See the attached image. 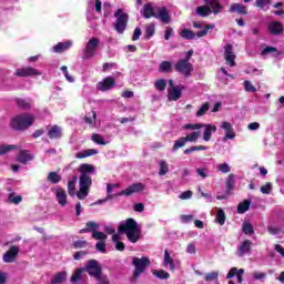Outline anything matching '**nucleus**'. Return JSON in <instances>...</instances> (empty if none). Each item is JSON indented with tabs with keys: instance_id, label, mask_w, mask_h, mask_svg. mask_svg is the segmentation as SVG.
I'll list each match as a JSON object with an SVG mask.
<instances>
[{
	"instance_id": "1",
	"label": "nucleus",
	"mask_w": 284,
	"mask_h": 284,
	"mask_svg": "<svg viewBox=\"0 0 284 284\" xmlns=\"http://www.w3.org/2000/svg\"><path fill=\"white\" fill-rule=\"evenodd\" d=\"M78 172H80V189L77 192V197L79 201H84V199H88V194H90V187H92V176L97 174V168H94L92 164L84 163L78 168Z\"/></svg>"
},
{
	"instance_id": "2",
	"label": "nucleus",
	"mask_w": 284,
	"mask_h": 284,
	"mask_svg": "<svg viewBox=\"0 0 284 284\" xmlns=\"http://www.w3.org/2000/svg\"><path fill=\"white\" fill-rule=\"evenodd\" d=\"M118 232L119 234H125L130 243H139L141 240V225L132 217L122 221L118 227Z\"/></svg>"
},
{
	"instance_id": "3",
	"label": "nucleus",
	"mask_w": 284,
	"mask_h": 284,
	"mask_svg": "<svg viewBox=\"0 0 284 284\" xmlns=\"http://www.w3.org/2000/svg\"><path fill=\"white\" fill-rule=\"evenodd\" d=\"M34 115L30 113H22L11 121V128L13 130H28L34 123Z\"/></svg>"
},
{
	"instance_id": "4",
	"label": "nucleus",
	"mask_w": 284,
	"mask_h": 284,
	"mask_svg": "<svg viewBox=\"0 0 284 284\" xmlns=\"http://www.w3.org/2000/svg\"><path fill=\"white\" fill-rule=\"evenodd\" d=\"M99 43H101L99 38H91L87 42L85 47L81 51L82 61H90V59H93V57H95Z\"/></svg>"
},
{
	"instance_id": "5",
	"label": "nucleus",
	"mask_w": 284,
	"mask_h": 284,
	"mask_svg": "<svg viewBox=\"0 0 284 284\" xmlns=\"http://www.w3.org/2000/svg\"><path fill=\"white\" fill-rule=\"evenodd\" d=\"M150 257H133L132 258V265L135 267L134 272H133V278L132 282L136 283V278H139V276H141V274H143V272H145V270H148V267H150Z\"/></svg>"
},
{
	"instance_id": "6",
	"label": "nucleus",
	"mask_w": 284,
	"mask_h": 284,
	"mask_svg": "<svg viewBox=\"0 0 284 284\" xmlns=\"http://www.w3.org/2000/svg\"><path fill=\"white\" fill-rule=\"evenodd\" d=\"M115 22L113 23L114 30L118 34H123L128 28V21L130 20V16L123 11V9H118L114 12Z\"/></svg>"
},
{
	"instance_id": "7",
	"label": "nucleus",
	"mask_w": 284,
	"mask_h": 284,
	"mask_svg": "<svg viewBox=\"0 0 284 284\" xmlns=\"http://www.w3.org/2000/svg\"><path fill=\"white\" fill-rule=\"evenodd\" d=\"M213 29H214V26L212 24H207L202 31H199L197 33H194V31L190 29H183L180 32V37H182V39H186L187 41H192V39H196V37L197 39L206 37L207 32Z\"/></svg>"
},
{
	"instance_id": "8",
	"label": "nucleus",
	"mask_w": 284,
	"mask_h": 284,
	"mask_svg": "<svg viewBox=\"0 0 284 284\" xmlns=\"http://www.w3.org/2000/svg\"><path fill=\"white\" fill-rule=\"evenodd\" d=\"M174 70L175 72H179V74H182L185 79H190L194 72V64L191 62H185L184 60H179L174 64Z\"/></svg>"
},
{
	"instance_id": "9",
	"label": "nucleus",
	"mask_w": 284,
	"mask_h": 284,
	"mask_svg": "<svg viewBox=\"0 0 284 284\" xmlns=\"http://www.w3.org/2000/svg\"><path fill=\"white\" fill-rule=\"evenodd\" d=\"M144 190H145V184L141 182H136L115 194L116 196H132V194H140V192H143Z\"/></svg>"
},
{
	"instance_id": "10",
	"label": "nucleus",
	"mask_w": 284,
	"mask_h": 284,
	"mask_svg": "<svg viewBox=\"0 0 284 284\" xmlns=\"http://www.w3.org/2000/svg\"><path fill=\"white\" fill-rule=\"evenodd\" d=\"M84 272H88L89 276L97 278L102 274L103 268L101 267V264H99V261L89 260L84 267Z\"/></svg>"
},
{
	"instance_id": "11",
	"label": "nucleus",
	"mask_w": 284,
	"mask_h": 284,
	"mask_svg": "<svg viewBox=\"0 0 284 284\" xmlns=\"http://www.w3.org/2000/svg\"><path fill=\"white\" fill-rule=\"evenodd\" d=\"M267 32L272 37H281V34H283V32H284L283 23H281L280 21H275V20L268 22Z\"/></svg>"
},
{
	"instance_id": "12",
	"label": "nucleus",
	"mask_w": 284,
	"mask_h": 284,
	"mask_svg": "<svg viewBox=\"0 0 284 284\" xmlns=\"http://www.w3.org/2000/svg\"><path fill=\"white\" fill-rule=\"evenodd\" d=\"M115 87L116 82H114V79L106 77L97 84V90H99L100 92H108Z\"/></svg>"
},
{
	"instance_id": "13",
	"label": "nucleus",
	"mask_w": 284,
	"mask_h": 284,
	"mask_svg": "<svg viewBox=\"0 0 284 284\" xmlns=\"http://www.w3.org/2000/svg\"><path fill=\"white\" fill-rule=\"evenodd\" d=\"M16 77H41V71L32 68V67H27V68H22V69H17L16 70Z\"/></svg>"
},
{
	"instance_id": "14",
	"label": "nucleus",
	"mask_w": 284,
	"mask_h": 284,
	"mask_svg": "<svg viewBox=\"0 0 284 284\" xmlns=\"http://www.w3.org/2000/svg\"><path fill=\"white\" fill-rule=\"evenodd\" d=\"M221 128L223 131H225V135L223 138V143L227 142V141H232L236 138V133L234 132V128L232 126V123L230 122H222Z\"/></svg>"
},
{
	"instance_id": "15",
	"label": "nucleus",
	"mask_w": 284,
	"mask_h": 284,
	"mask_svg": "<svg viewBox=\"0 0 284 284\" xmlns=\"http://www.w3.org/2000/svg\"><path fill=\"white\" fill-rule=\"evenodd\" d=\"M155 19H159L164 26L172 23V16L168 11V8L161 7L158 9V13H155Z\"/></svg>"
},
{
	"instance_id": "16",
	"label": "nucleus",
	"mask_w": 284,
	"mask_h": 284,
	"mask_svg": "<svg viewBox=\"0 0 284 284\" xmlns=\"http://www.w3.org/2000/svg\"><path fill=\"white\" fill-rule=\"evenodd\" d=\"M119 184H106V197L102 200H98L95 202V205H103V203H106V201H112V199L119 197L116 193L112 194V190L119 189Z\"/></svg>"
},
{
	"instance_id": "17",
	"label": "nucleus",
	"mask_w": 284,
	"mask_h": 284,
	"mask_svg": "<svg viewBox=\"0 0 284 284\" xmlns=\"http://www.w3.org/2000/svg\"><path fill=\"white\" fill-rule=\"evenodd\" d=\"M19 256V246H11L2 256L3 263H14Z\"/></svg>"
},
{
	"instance_id": "18",
	"label": "nucleus",
	"mask_w": 284,
	"mask_h": 284,
	"mask_svg": "<svg viewBox=\"0 0 284 284\" xmlns=\"http://www.w3.org/2000/svg\"><path fill=\"white\" fill-rule=\"evenodd\" d=\"M204 3L210 8L213 14H221V12H223L225 9V7H223L219 0H204Z\"/></svg>"
},
{
	"instance_id": "19",
	"label": "nucleus",
	"mask_w": 284,
	"mask_h": 284,
	"mask_svg": "<svg viewBox=\"0 0 284 284\" xmlns=\"http://www.w3.org/2000/svg\"><path fill=\"white\" fill-rule=\"evenodd\" d=\"M233 47L232 44H226L224 48V57H225V61L230 64L231 68H234V65H236V54H234L232 52Z\"/></svg>"
},
{
	"instance_id": "20",
	"label": "nucleus",
	"mask_w": 284,
	"mask_h": 284,
	"mask_svg": "<svg viewBox=\"0 0 284 284\" xmlns=\"http://www.w3.org/2000/svg\"><path fill=\"white\" fill-rule=\"evenodd\" d=\"M55 199L62 207L68 205V193L61 186H58L55 190Z\"/></svg>"
},
{
	"instance_id": "21",
	"label": "nucleus",
	"mask_w": 284,
	"mask_h": 284,
	"mask_svg": "<svg viewBox=\"0 0 284 284\" xmlns=\"http://www.w3.org/2000/svg\"><path fill=\"white\" fill-rule=\"evenodd\" d=\"M183 90H185V87L183 85H176L169 90V101H179L181 99Z\"/></svg>"
},
{
	"instance_id": "22",
	"label": "nucleus",
	"mask_w": 284,
	"mask_h": 284,
	"mask_svg": "<svg viewBox=\"0 0 284 284\" xmlns=\"http://www.w3.org/2000/svg\"><path fill=\"white\" fill-rule=\"evenodd\" d=\"M74 45V42L72 40H67L64 42H59L58 44L53 45L52 50L57 54H61V52H65L67 50H70Z\"/></svg>"
},
{
	"instance_id": "23",
	"label": "nucleus",
	"mask_w": 284,
	"mask_h": 284,
	"mask_svg": "<svg viewBox=\"0 0 284 284\" xmlns=\"http://www.w3.org/2000/svg\"><path fill=\"white\" fill-rule=\"evenodd\" d=\"M251 252H252V241L246 240L240 245L237 250V256L240 258H243V256H245L246 254H250Z\"/></svg>"
},
{
	"instance_id": "24",
	"label": "nucleus",
	"mask_w": 284,
	"mask_h": 284,
	"mask_svg": "<svg viewBox=\"0 0 284 284\" xmlns=\"http://www.w3.org/2000/svg\"><path fill=\"white\" fill-rule=\"evenodd\" d=\"M32 159H34V156H32L28 150H21L17 156L18 163H22L23 165L32 161Z\"/></svg>"
},
{
	"instance_id": "25",
	"label": "nucleus",
	"mask_w": 284,
	"mask_h": 284,
	"mask_svg": "<svg viewBox=\"0 0 284 284\" xmlns=\"http://www.w3.org/2000/svg\"><path fill=\"white\" fill-rule=\"evenodd\" d=\"M141 14L144 17V19H152V17H154V19L156 18V12L150 3L144 4L143 9L141 10Z\"/></svg>"
},
{
	"instance_id": "26",
	"label": "nucleus",
	"mask_w": 284,
	"mask_h": 284,
	"mask_svg": "<svg viewBox=\"0 0 284 284\" xmlns=\"http://www.w3.org/2000/svg\"><path fill=\"white\" fill-rule=\"evenodd\" d=\"M48 136L51 140H53V139H61V136H63L61 126H59V125L51 126L49 129V131H48Z\"/></svg>"
},
{
	"instance_id": "27",
	"label": "nucleus",
	"mask_w": 284,
	"mask_h": 284,
	"mask_svg": "<svg viewBox=\"0 0 284 284\" xmlns=\"http://www.w3.org/2000/svg\"><path fill=\"white\" fill-rule=\"evenodd\" d=\"M68 278V272L61 271L54 274L51 278V284H61L65 283V280Z\"/></svg>"
},
{
	"instance_id": "28",
	"label": "nucleus",
	"mask_w": 284,
	"mask_h": 284,
	"mask_svg": "<svg viewBox=\"0 0 284 284\" xmlns=\"http://www.w3.org/2000/svg\"><path fill=\"white\" fill-rule=\"evenodd\" d=\"M16 103L20 110H30L32 108V99L17 98Z\"/></svg>"
},
{
	"instance_id": "29",
	"label": "nucleus",
	"mask_w": 284,
	"mask_h": 284,
	"mask_svg": "<svg viewBox=\"0 0 284 284\" xmlns=\"http://www.w3.org/2000/svg\"><path fill=\"white\" fill-rule=\"evenodd\" d=\"M229 12H236L237 14H247V7L243 6L242 3H232Z\"/></svg>"
},
{
	"instance_id": "30",
	"label": "nucleus",
	"mask_w": 284,
	"mask_h": 284,
	"mask_svg": "<svg viewBox=\"0 0 284 284\" xmlns=\"http://www.w3.org/2000/svg\"><path fill=\"white\" fill-rule=\"evenodd\" d=\"M204 128V141H210L212 139V132H216V126L212 124H203Z\"/></svg>"
},
{
	"instance_id": "31",
	"label": "nucleus",
	"mask_w": 284,
	"mask_h": 284,
	"mask_svg": "<svg viewBox=\"0 0 284 284\" xmlns=\"http://www.w3.org/2000/svg\"><path fill=\"white\" fill-rule=\"evenodd\" d=\"M163 266L174 271V260L170 256V252L168 250L164 251Z\"/></svg>"
},
{
	"instance_id": "32",
	"label": "nucleus",
	"mask_w": 284,
	"mask_h": 284,
	"mask_svg": "<svg viewBox=\"0 0 284 284\" xmlns=\"http://www.w3.org/2000/svg\"><path fill=\"white\" fill-rule=\"evenodd\" d=\"M94 154H99V150L89 149L84 150L75 155V159H88V156H94Z\"/></svg>"
},
{
	"instance_id": "33",
	"label": "nucleus",
	"mask_w": 284,
	"mask_h": 284,
	"mask_svg": "<svg viewBox=\"0 0 284 284\" xmlns=\"http://www.w3.org/2000/svg\"><path fill=\"white\" fill-rule=\"evenodd\" d=\"M112 241L115 244V250H118V252H123L125 250V244L121 242V235L113 234Z\"/></svg>"
},
{
	"instance_id": "34",
	"label": "nucleus",
	"mask_w": 284,
	"mask_h": 284,
	"mask_svg": "<svg viewBox=\"0 0 284 284\" xmlns=\"http://www.w3.org/2000/svg\"><path fill=\"white\" fill-rule=\"evenodd\" d=\"M195 14L199 17H210V14H212V9H210L209 6L197 7Z\"/></svg>"
},
{
	"instance_id": "35",
	"label": "nucleus",
	"mask_w": 284,
	"mask_h": 284,
	"mask_svg": "<svg viewBox=\"0 0 284 284\" xmlns=\"http://www.w3.org/2000/svg\"><path fill=\"white\" fill-rule=\"evenodd\" d=\"M159 72H163L164 74H170V72H172V62L162 61L159 65Z\"/></svg>"
},
{
	"instance_id": "36",
	"label": "nucleus",
	"mask_w": 284,
	"mask_h": 284,
	"mask_svg": "<svg viewBox=\"0 0 284 284\" xmlns=\"http://www.w3.org/2000/svg\"><path fill=\"white\" fill-rule=\"evenodd\" d=\"M250 205H252V201L244 200L237 205V214H245L247 210H250Z\"/></svg>"
},
{
	"instance_id": "37",
	"label": "nucleus",
	"mask_w": 284,
	"mask_h": 284,
	"mask_svg": "<svg viewBox=\"0 0 284 284\" xmlns=\"http://www.w3.org/2000/svg\"><path fill=\"white\" fill-rule=\"evenodd\" d=\"M47 181H49V183H52L53 185H57V183H61V175H59V173L54 171L49 172Z\"/></svg>"
},
{
	"instance_id": "38",
	"label": "nucleus",
	"mask_w": 284,
	"mask_h": 284,
	"mask_svg": "<svg viewBox=\"0 0 284 284\" xmlns=\"http://www.w3.org/2000/svg\"><path fill=\"white\" fill-rule=\"evenodd\" d=\"M200 136H201V131H194L192 133H189L186 136H184V139L186 140V143H196Z\"/></svg>"
},
{
	"instance_id": "39",
	"label": "nucleus",
	"mask_w": 284,
	"mask_h": 284,
	"mask_svg": "<svg viewBox=\"0 0 284 284\" xmlns=\"http://www.w3.org/2000/svg\"><path fill=\"white\" fill-rule=\"evenodd\" d=\"M84 121L85 123L94 128V125H97V112H89L88 115L84 118Z\"/></svg>"
},
{
	"instance_id": "40",
	"label": "nucleus",
	"mask_w": 284,
	"mask_h": 284,
	"mask_svg": "<svg viewBox=\"0 0 284 284\" xmlns=\"http://www.w3.org/2000/svg\"><path fill=\"white\" fill-rule=\"evenodd\" d=\"M74 190H77V175L68 182V194L69 196H74Z\"/></svg>"
},
{
	"instance_id": "41",
	"label": "nucleus",
	"mask_w": 284,
	"mask_h": 284,
	"mask_svg": "<svg viewBox=\"0 0 284 284\" xmlns=\"http://www.w3.org/2000/svg\"><path fill=\"white\" fill-rule=\"evenodd\" d=\"M91 140L93 141V143H97V145H108L105 139L99 133H93Z\"/></svg>"
},
{
	"instance_id": "42",
	"label": "nucleus",
	"mask_w": 284,
	"mask_h": 284,
	"mask_svg": "<svg viewBox=\"0 0 284 284\" xmlns=\"http://www.w3.org/2000/svg\"><path fill=\"white\" fill-rule=\"evenodd\" d=\"M237 274H240V276H243V274H245V270L243 268H236V267H232L227 275H226V278L230 280V278H234V276H237Z\"/></svg>"
},
{
	"instance_id": "43",
	"label": "nucleus",
	"mask_w": 284,
	"mask_h": 284,
	"mask_svg": "<svg viewBox=\"0 0 284 284\" xmlns=\"http://www.w3.org/2000/svg\"><path fill=\"white\" fill-rule=\"evenodd\" d=\"M187 143V140L185 138L178 139L172 148V152H176L178 150H181V148H185V144Z\"/></svg>"
},
{
	"instance_id": "44",
	"label": "nucleus",
	"mask_w": 284,
	"mask_h": 284,
	"mask_svg": "<svg viewBox=\"0 0 284 284\" xmlns=\"http://www.w3.org/2000/svg\"><path fill=\"white\" fill-rule=\"evenodd\" d=\"M255 6L260 8V10L267 12V10H270V0H256Z\"/></svg>"
},
{
	"instance_id": "45",
	"label": "nucleus",
	"mask_w": 284,
	"mask_h": 284,
	"mask_svg": "<svg viewBox=\"0 0 284 284\" xmlns=\"http://www.w3.org/2000/svg\"><path fill=\"white\" fill-rule=\"evenodd\" d=\"M207 150L205 145H197V146H190L189 149L184 150V154H192V152H201Z\"/></svg>"
},
{
	"instance_id": "46",
	"label": "nucleus",
	"mask_w": 284,
	"mask_h": 284,
	"mask_svg": "<svg viewBox=\"0 0 284 284\" xmlns=\"http://www.w3.org/2000/svg\"><path fill=\"white\" fill-rule=\"evenodd\" d=\"M165 88H168V80L160 79L155 81V90H159V92L165 91Z\"/></svg>"
},
{
	"instance_id": "47",
	"label": "nucleus",
	"mask_w": 284,
	"mask_h": 284,
	"mask_svg": "<svg viewBox=\"0 0 284 284\" xmlns=\"http://www.w3.org/2000/svg\"><path fill=\"white\" fill-rule=\"evenodd\" d=\"M17 145H8V144H1L0 145V156H3L10 152V150H17Z\"/></svg>"
},
{
	"instance_id": "48",
	"label": "nucleus",
	"mask_w": 284,
	"mask_h": 284,
	"mask_svg": "<svg viewBox=\"0 0 284 284\" xmlns=\"http://www.w3.org/2000/svg\"><path fill=\"white\" fill-rule=\"evenodd\" d=\"M234 190V174H230L226 180V194H230Z\"/></svg>"
},
{
	"instance_id": "49",
	"label": "nucleus",
	"mask_w": 284,
	"mask_h": 284,
	"mask_svg": "<svg viewBox=\"0 0 284 284\" xmlns=\"http://www.w3.org/2000/svg\"><path fill=\"white\" fill-rule=\"evenodd\" d=\"M9 203H13L14 205H19L21 201H23V196L16 195L14 193H10L8 197Z\"/></svg>"
},
{
	"instance_id": "50",
	"label": "nucleus",
	"mask_w": 284,
	"mask_h": 284,
	"mask_svg": "<svg viewBox=\"0 0 284 284\" xmlns=\"http://www.w3.org/2000/svg\"><path fill=\"white\" fill-rule=\"evenodd\" d=\"M268 234H272V236H280V234H283V229L281 226H267Z\"/></svg>"
},
{
	"instance_id": "51",
	"label": "nucleus",
	"mask_w": 284,
	"mask_h": 284,
	"mask_svg": "<svg viewBox=\"0 0 284 284\" xmlns=\"http://www.w3.org/2000/svg\"><path fill=\"white\" fill-rule=\"evenodd\" d=\"M168 172H170V166H168V162L161 160L160 161V171H159L160 176H165V174H168Z\"/></svg>"
},
{
	"instance_id": "52",
	"label": "nucleus",
	"mask_w": 284,
	"mask_h": 284,
	"mask_svg": "<svg viewBox=\"0 0 284 284\" xmlns=\"http://www.w3.org/2000/svg\"><path fill=\"white\" fill-rule=\"evenodd\" d=\"M110 70H119V64H116L114 62H105L102 65V71L103 72H110Z\"/></svg>"
},
{
	"instance_id": "53",
	"label": "nucleus",
	"mask_w": 284,
	"mask_h": 284,
	"mask_svg": "<svg viewBox=\"0 0 284 284\" xmlns=\"http://www.w3.org/2000/svg\"><path fill=\"white\" fill-rule=\"evenodd\" d=\"M216 223H219L220 225H225V211H223L222 209L217 210Z\"/></svg>"
},
{
	"instance_id": "54",
	"label": "nucleus",
	"mask_w": 284,
	"mask_h": 284,
	"mask_svg": "<svg viewBox=\"0 0 284 284\" xmlns=\"http://www.w3.org/2000/svg\"><path fill=\"white\" fill-rule=\"evenodd\" d=\"M195 172L201 179H207L210 176V170L207 168H197Z\"/></svg>"
},
{
	"instance_id": "55",
	"label": "nucleus",
	"mask_w": 284,
	"mask_h": 284,
	"mask_svg": "<svg viewBox=\"0 0 284 284\" xmlns=\"http://www.w3.org/2000/svg\"><path fill=\"white\" fill-rule=\"evenodd\" d=\"M210 110V104L204 103L202 106L197 110L195 115L199 116H204V114H207V111Z\"/></svg>"
},
{
	"instance_id": "56",
	"label": "nucleus",
	"mask_w": 284,
	"mask_h": 284,
	"mask_svg": "<svg viewBox=\"0 0 284 284\" xmlns=\"http://www.w3.org/2000/svg\"><path fill=\"white\" fill-rule=\"evenodd\" d=\"M153 274H154V276H156V278H161V280L170 278V273H168L163 270L154 271Z\"/></svg>"
},
{
	"instance_id": "57",
	"label": "nucleus",
	"mask_w": 284,
	"mask_h": 284,
	"mask_svg": "<svg viewBox=\"0 0 284 284\" xmlns=\"http://www.w3.org/2000/svg\"><path fill=\"white\" fill-rule=\"evenodd\" d=\"M92 239H95V241H105L108 239V235L103 232L93 231Z\"/></svg>"
},
{
	"instance_id": "58",
	"label": "nucleus",
	"mask_w": 284,
	"mask_h": 284,
	"mask_svg": "<svg viewBox=\"0 0 284 284\" xmlns=\"http://www.w3.org/2000/svg\"><path fill=\"white\" fill-rule=\"evenodd\" d=\"M217 170L219 172H222V174H227L229 172H231L232 168H230V164L227 163H222L217 164Z\"/></svg>"
},
{
	"instance_id": "59",
	"label": "nucleus",
	"mask_w": 284,
	"mask_h": 284,
	"mask_svg": "<svg viewBox=\"0 0 284 284\" xmlns=\"http://www.w3.org/2000/svg\"><path fill=\"white\" fill-rule=\"evenodd\" d=\"M154 32H155L154 24L146 26V28H145L146 39H152V37H154Z\"/></svg>"
},
{
	"instance_id": "60",
	"label": "nucleus",
	"mask_w": 284,
	"mask_h": 284,
	"mask_svg": "<svg viewBox=\"0 0 284 284\" xmlns=\"http://www.w3.org/2000/svg\"><path fill=\"white\" fill-rule=\"evenodd\" d=\"M243 232L244 234H254V226H252V224L248 222H244Z\"/></svg>"
},
{
	"instance_id": "61",
	"label": "nucleus",
	"mask_w": 284,
	"mask_h": 284,
	"mask_svg": "<svg viewBox=\"0 0 284 284\" xmlns=\"http://www.w3.org/2000/svg\"><path fill=\"white\" fill-rule=\"evenodd\" d=\"M216 278H219V272L216 271H213L204 276V281L206 282L216 281Z\"/></svg>"
},
{
	"instance_id": "62",
	"label": "nucleus",
	"mask_w": 284,
	"mask_h": 284,
	"mask_svg": "<svg viewBox=\"0 0 284 284\" xmlns=\"http://www.w3.org/2000/svg\"><path fill=\"white\" fill-rule=\"evenodd\" d=\"M244 90L245 92H256V87L252 85L250 80L244 81Z\"/></svg>"
},
{
	"instance_id": "63",
	"label": "nucleus",
	"mask_w": 284,
	"mask_h": 284,
	"mask_svg": "<svg viewBox=\"0 0 284 284\" xmlns=\"http://www.w3.org/2000/svg\"><path fill=\"white\" fill-rule=\"evenodd\" d=\"M95 250H97L98 252H101L102 254H105V252H108V251L105 250V242L99 241V242L95 244Z\"/></svg>"
},
{
	"instance_id": "64",
	"label": "nucleus",
	"mask_w": 284,
	"mask_h": 284,
	"mask_svg": "<svg viewBox=\"0 0 284 284\" xmlns=\"http://www.w3.org/2000/svg\"><path fill=\"white\" fill-rule=\"evenodd\" d=\"M98 281V284H110V280L108 276L100 274L98 277H95Z\"/></svg>"
}]
</instances>
